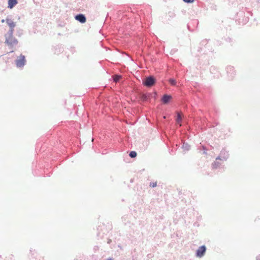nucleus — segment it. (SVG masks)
Returning <instances> with one entry per match:
<instances>
[{
	"label": "nucleus",
	"mask_w": 260,
	"mask_h": 260,
	"mask_svg": "<svg viewBox=\"0 0 260 260\" xmlns=\"http://www.w3.org/2000/svg\"><path fill=\"white\" fill-rule=\"evenodd\" d=\"M128 155L131 158H134L137 157V153L135 151H131L129 152Z\"/></svg>",
	"instance_id": "20"
},
{
	"label": "nucleus",
	"mask_w": 260,
	"mask_h": 260,
	"mask_svg": "<svg viewBox=\"0 0 260 260\" xmlns=\"http://www.w3.org/2000/svg\"><path fill=\"white\" fill-rule=\"evenodd\" d=\"M208 43V40L207 39H204L200 43V46L199 47L198 51H200L201 50H202V47L203 46H206V45H207Z\"/></svg>",
	"instance_id": "15"
},
{
	"label": "nucleus",
	"mask_w": 260,
	"mask_h": 260,
	"mask_svg": "<svg viewBox=\"0 0 260 260\" xmlns=\"http://www.w3.org/2000/svg\"><path fill=\"white\" fill-rule=\"evenodd\" d=\"M152 94L150 93H146L145 95V96L146 99L152 97Z\"/></svg>",
	"instance_id": "23"
},
{
	"label": "nucleus",
	"mask_w": 260,
	"mask_h": 260,
	"mask_svg": "<svg viewBox=\"0 0 260 260\" xmlns=\"http://www.w3.org/2000/svg\"><path fill=\"white\" fill-rule=\"evenodd\" d=\"M225 70L228 79L229 80H233L236 75V72L234 67L231 66H228L225 68Z\"/></svg>",
	"instance_id": "3"
},
{
	"label": "nucleus",
	"mask_w": 260,
	"mask_h": 260,
	"mask_svg": "<svg viewBox=\"0 0 260 260\" xmlns=\"http://www.w3.org/2000/svg\"><path fill=\"white\" fill-rule=\"evenodd\" d=\"M228 39H229V41L230 42V41H231V38H229Z\"/></svg>",
	"instance_id": "35"
},
{
	"label": "nucleus",
	"mask_w": 260,
	"mask_h": 260,
	"mask_svg": "<svg viewBox=\"0 0 260 260\" xmlns=\"http://www.w3.org/2000/svg\"><path fill=\"white\" fill-rule=\"evenodd\" d=\"M122 78V76L120 74H114L112 76V79L114 82H118Z\"/></svg>",
	"instance_id": "16"
},
{
	"label": "nucleus",
	"mask_w": 260,
	"mask_h": 260,
	"mask_svg": "<svg viewBox=\"0 0 260 260\" xmlns=\"http://www.w3.org/2000/svg\"><path fill=\"white\" fill-rule=\"evenodd\" d=\"M172 99V96L171 94H164L161 98V102L164 105H168L171 102Z\"/></svg>",
	"instance_id": "9"
},
{
	"label": "nucleus",
	"mask_w": 260,
	"mask_h": 260,
	"mask_svg": "<svg viewBox=\"0 0 260 260\" xmlns=\"http://www.w3.org/2000/svg\"><path fill=\"white\" fill-rule=\"evenodd\" d=\"M256 260H260V254L256 257Z\"/></svg>",
	"instance_id": "30"
},
{
	"label": "nucleus",
	"mask_w": 260,
	"mask_h": 260,
	"mask_svg": "<svg viewBox=\"0 0 260 260\" xmlns=\"http://www.w3.org/2000/svg\"><path fill=\"white\" fill-rule=\"evenodd\" d=\"M219 154L220 155V157L222 158V161H226L230 157L229 151L226 150L225 148L221 149Z\"/></svg>",
	"instance_id": "10"
},
{
	"label": "nucleus",
	"mask_w": 260,
	"mask_h": 260,
	"mask_svg": "<svg viewBox=\"0 0 260 260\" xmlns=\"http://www.w3.org/2000/svg\"><path fill=\"white\" fill-rule=\"evenodd\" d=\"M168 82L171 86H176L177 85V81L176 79L173 78H170L168 80Z\"/></svg>",
	"instance_id": "18"
},
{
	"label": "nucleus",
	"mask_w": 260,
	"mask_h": 260,
	"mask_svg": "<svg viewBox=\"0 0 260 260\" xmlns=\"http://www.w3.org/2000/svg\"><path fill=\"white\" fill-rule=\"evenodd\" d=\"M107 260H114V258L112 257H109L107 259Z\"/></svg>",
	"instance_id": "31"
},
{
	"label": "nucleus",
	"mask_w": 260,
	"mask_h": 260,
	"mask_svg": "<svg viewBox=\"0 0 260 260\" xmlns=\"http://www.w3.org/2000/svg\"><path fill=\"white\" fill-rule=\"evenodd\" d=\"M16 66L18 68H22L26 64L25 56L24 55L21 54L15 60Z\"/></svg>",
	"instance_id": "6"
},
{
	"label": "nucleus",
	"mask_w": 260,
	"mask_h": 260,
	"mask_svg": "<svg viewBox=\"0 0 260 260\" xmlns=\"http://www.w3.org/2000/svg\"><path fill=\"white\" fill-rule=\"evenodd\" d=\"M195 0H183V1L186 4H191L194 2Z\"/></svg>",
	"instance_id": "22"
},
{
	"label": "nucleus",
	"mask_w": 260,
	"mask_h": 260,
	"mask_svg": "<svg viewBox=\"0 0 260 260\" xmlns=\"http://www.w3.org/2000/svg\"><path fill=\"white\" fill-rule=\"evenodd\" d=\"M32 252H33L32 249V248H31V249H30V252L32 253V255H34V253H32Z\"/></svg>",
	"instance_id": "32"
},
{
	"label": "nucleus",
	"mask_w": 260,
	"mask_h": 260,
	"mask_svg": "<svg viewBox=\"0 0 260 260\" xmlns=\"http://www.w3.org/2000/svg\"><path fill=\"white\" fill-rule=\"evenodd\" d=\"M249 15L252 16V13L250 12H248L246 15H245L243 11H240L238 12L237 14V16L239 18L240 24L241 23L242 25L246 24L249 21Z\"/></svg>",
	"instance_id": "1"
},
{
	"label": "nucleus",
	"mask_w": 260,
	"mask_h": 260,
	"mask_svg": "<svg viewBox=\"0 0 260 260\" xmlns=\"http://www.w3.org/2000/svg\"><path fill=\"white\" fill-rule=\"evenodd\" d=\"M191 23L192 24H198L199 21L198 20H192Z\"/></svg>",
	"instance_id": "26"
},
{
	"label": "nucleus",
	"mask_w": 260,
	"mask_h": 260,
	"mask_svg": "<svg viewBox=\"0 0 260 260\" xmlns=\"http://www.w3.org/2000/svg\"><path fill=\"white\" fill-rule=\"evenodd\" d=\"M156 185H157V182H150V184H149L150 187H151L152 188L155 187L156 186Z\"/></svg>",
	"instance_id": "21"
},
{
	"label": "nucleus",
	"mask_w": 260,
	"mask_h": 260,
	"mask_svg": "<svg viewBox=\"0 0 260 260\" xmlns=\"http://www.w3.org/2000/svg\"><path fill=\"white\" fill-rule=\"evenodd\" d=\"M18 1L17 0H8V8L12 9H13L17 4H18Z\"/></svg>",
	"instance_id": "14"
},
{
	"label": "nucleus",
	"mask_w": 260,
	"mask_h": 260,
	"mask_svg": "<svg viewBox=\"0 0 260 260\" xmlns=\"http://www.w3.org/2000/svg\"><path fill=\"white\" fill-rule=\"evenodd\" d=\"M187 28L189 30V31H192V30H191L190 29V24H188L187 25Z\"/></svg>",
	"instance_id": "28"
},
{
	"label": "nucleus",
	"mask_w": 260,
	"mask_h": 260,
	"mask_svg": "<svg viewBox=\"0 0 260 260\" xmlns=\"http://www.w3.org/2000/svg\"><path fill=\"white\" fill-rule=\"evenodd\" d=\"M218 160L222 161V158L220 157V154H219V155L215 159V161H218Z\"/></svg>",
	"instance_id": "24"
},
{
	"label": "nucleus",
	"mask_w": 260,
	"mask_h": 260,
	"mask_svg": "<svg viewBox=\"0 0 260 260\" xmlns=\"http://www.w3.org/2000/svg\"><path fill=\"white\" fill-rule=\"evenodd\" d=\"M174 118H175V120L176 123L177 124H179L180 126H181L182 119H181V116L178 112L177 111L175 112V115Z\"/></svg>",
	"instance_id": "13"
},
{
	"label": "nucleus",
	"mask_w": 260,
	"mask_h": 260,
	"mask_svg": "<svg viewBox=\"0 0 260 260\" xmlns=\"http://www.w3.org/2000/svg\"><path fill=\"white\" fill-rule=\"evenodd\" d=\"M200 151H203V152H202V153L203 154H205V155H207V150H208V149L207 148V147L204 145H201L200 146Z\"/></svg>",
	"instance_id": "19"
},
{
	"label": "nucleus",
	"mask_w": 260,
	"mask_h": 260,
	"mask_svg": "<svg viewBox=\"0 0 260 260\" xmlns=\"http://www.w3.org/2000/svg\"><path fill=\"white\" fill-rule=\"evenodd\" d=\"M75 19L81 23H84L86 21V17L85 15L82 13L76 14L75 16Z\"/></svg>",
	"instance_id": "11"
},
{
	"label": "nucleus",
	"mask_w": 260,
	"mask_h": 260,
	"mask_svg": "<svg viewBox=\"0 0 260 260\" xmlns=\"http://www.w3.org/2000/svg\"><path fill=\"white\" fill-rule=\"evenodd\" d=\"M210 72L214 78L219 79L221 77L220 73L215 66H212L210 68Z\"/></svg>",
	"instance_id": "8"
},
{
	"label": "nucleus",
	"mask_w": 260,
	"mask_h": 260,
	"mask_svg": "<svg viewBox=\"0 0 260 260\" xmlns=\"http://www.w3.org/2000/svg\"><path fill=\"white\" fill-rule=\"evenodd\" d=\"M6 22L9 26L10 28L8 31L7 32L8 35L11 37L14 34V28L16 26V23L12 19L7 18L6 19Z\"/></svg>",
	"instance_id": "5"
},
{
	"label": "nucleus",
	"mask_w": 260,
	"mask_h": 260,
	"mask_svg": "<svg viewBox=\"0 0 260 260\" xmlns=\"http://www.w3.org/2000/svg\"><path fill=\"white\" fill-rule=\"evenodd\" d=\"M156 83V78L153 76L147 77L145 80H143V84L146 87H151Z\"/></svg>",
	"instance_id": "4"
},
{
	"label": "nucleus",
	"mask_w": 260,
	"mask_h": 260,
	"mask_svg": "<svg viewBox=\"0 0 260 260\" xmlns=\"http://www.w3.org/2000/svg\"><path fill=\"white\" fill-rule=\"evenodd\" d=\"M181 148L183 149L184 151H188L190 149V146L187 143L184 142Z\"/></svg>",
	"instance_id": "17"
},
{
	"label": "nucleus",
	"mask_w": 260,
	"mask_h": 260,
	"mask_svg": "<svg viewBox=\"0 0 260 260\" xmlns=\"http://www.w3.org/2000/svg\"><path fill=\"white\" fill-rule=\"evenodd\" d=\"M10 53H12V52H14V50H12L10 52Z\"/></svg>",
	"instance_id": "34"
},
{
	"label": "nucleus",
	"mask_w": 260,
	"mask_h": 260,
	"mask_svg": "<svg viewBox=\"0 0 260 260\" xmlns=\"http://www.w3.org/2000/svg\"><path fill=\"white\" fill-rule=\"evenodd\" d=\"M218 124H219V123H218V122H214V124H215V125H212V126H211V127H214V126H215V125H218Z\"/></svg>",
	"instance_id": "29"
},
{
	"label": "nucleus",
	"mask_w": 260,
	"mask_h": 260,
	"mask_svg": "<svg viewBox=\"0 0 260 260\" xmlns=\"http://www.w3.org/2000/svg\"><path fill=\"white\" fill-rule=\"evenodd\" d=\"M207 250L206 246L205 245L200 246L196 251V256L201 258L203 257Z\"/></svg>",
	"instance_id": "7"
},
{
	"label": "nucleus",
	"mask_w": 260,
	"mask_h": 260,
	"mask_svg": "<svg viewBox=\"0 0 260 260\" xmlns=\"http://www.w3.org/2000/svg\"><path fill=\"white\" fill-rule=\"evenodd\" d=\"M5 37L6 39L5 43L10 48H13L18 43L17 39L13 37V35H12L11 37H10L8 35V34H6L5 35Z\"/></svg>",
	"instance_id": "2"
},
{
	"label": "nucleus",
	"mask_w": 260,
	"mask_h": 260,
	"mask_svg": "<svg viewBox=\"0 0 260 260\" xmlns=\"http://www.w3.org/2000/svg\"><path fill=\"white\" fill-rule=\"evenodd\" d=\"M224 165L223 163L219 161H214L211 165L212 170H215L220 168H223Z\"/></svg>",
	"instance_id": "12"
},
{
	"label": "nucleus",
	"mask_w": 260,
	"mask_h": 260,
	"mask_svg": "<svg viewBox=\"0 0 260 260\" xmlns=\"http://www.w3.org/2000/svg\"><path fill=\"white\" fill-rule=\"evenodd\" d=\"M99 249V247L98 246H94V247H93V250L94 251V252L96 251L97 250H98Z\"/></svg>",
	"instance_id": "27"
},
{
	"label": "nucleus",
	"mask_w": 260,
	"mask_h": 260,
	"mask_svg": "<svg viewBox=\"0 0 260 260\" xmlns=\"http://www.w3.org/2000/svg\"><path fill=\"white\" fill-rule=\"evenodd\" d=\"M5 21H6V20H4V19H2V21H1V22L2 23H4Z\"/></svg>",
	"instance_id": "33"
},
{
	"label": "nucleus",
	"mask_w": 260,
	"mask_h": 260,
	"mask_svg": "<svg viewBox=\"0 0 260 260\" xmlns=\"http://www.w3.org/2000/svg\"><path fill=\"white\" fill-rule=\"evenodd\" d=\"M22 34V30H21V29H19V30L17 31V35L18 36L20 37V36L21 35V34Z\"/></svg>",
	"instance_id": "25"
}]
</instances>
